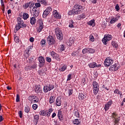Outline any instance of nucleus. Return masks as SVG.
<instances>
[{"label": "nucleus", "instance_id": "72a5a7b5", "mask_svg": "<svg viewBox=\"0 0 125 125\" xmlns=\"http://www.w3.org/2000/svg\"><path fill=\"white\" fill-rule=\"evenodd\" d=\"M36 98V96L34 95H32L31 96H29L28 97V100H29V101H30V102L32 103V102L33 101V99L34 98Z\"/></svg>", "mask_w": 125, "mask_h": 125}, {"label": "nucleus", "instance_id": "c85d7f7f", "mask_svg": "<svg viewBox=\"0 0 125 125\" xmlns=\"http://www.w3.org/2000/svg\"><path fill=\"white\" fill-rule=\"evenodd\" d=\"M65 70H67V65H65L63 64L61 66L60 71H61V72H64Z\"/></svg>", "mask_w": 125, "mask_h": 125}, {"label": "nucleus", "instance_id": "2f4dec72", "mask_svg": "<svg viewBox=\"0 0 125 125\" xmlns=\"http://www.w3.org/2000/svg\"><path fill=\"white\" fill-rule=\"evenodd\" d=\"M73 92H73V89L72 88L68 89L67 90V93L68 94V96H71V95L73 94Z\"/></svg>", "mask_w": 125, "mask_h": 125}, {"label": "nucleus", "instance_id": "0e129e2a", "mask_svg": "<svg viewBox=\"0 0 125 125\" xmlns=\"http://www.w3.org/2000/svg\"><path fill=\"white\" fill-rule=\"evenodd\" d=\"M15 42H19V38L18 37H16L15 38Z\"/></svg>", "mask_w": 125, "mask_h": 125}, {"label": "nucleus", "instance_id": "9b49d317", "mask_svg": "<svg viewBox=\"0 0 125 125\" xmlns=\"http://www.w3.org/2000/svg\"><path fill=\"white\" fill-rule=\"evenodd\" d=\"M113 104V101L111 100L110 101L108 102L104 105L105 111H108L110 109L111 105Z\"/></svg>", "mask_w": 125, "mask_h": 125}, {"label": "nucleus", "instance_id": "7c9ffc66", "mask_svg": "<svg viewBox=\"0 0 125 125\" xmlns=\"http://www.w3.org/2000/svg\"><path fill=\"white\" fill-rule=\"evenodd\" d=\"M24 20H27L29 18V14L24 13L22 15Z\"/></svg>", "mask_w": 125, "mask_h": 125}, {"label": "nucleus", "instance_id": "9d476101", "mask_svg": "<svg viewBox=\"0 0 125 125\" xmlns=\"http://www.w3.org/2000/svg\"><path fill=\"white\" fill-rule=\"evenodd\" d=\"M38 60L39 62V67H40V68H42V67H43L45 63V60H44V58H43V57L42 56H41L38 58Z\"/></svg>", "mask_w": 125, "mask_h": 125}, {"label": "nucleus", "instance_id": "79ce46f5", "mask_svg": "<svg viewBox=\"0 0 125 125\" xmlns=\"http://www.w3.org/2000/svg\"><path fill=\"white\" fill-rule=\"evenodd\" d=\"M68 15H73L74 14H76V13H75V12L74 11V9H73L72 10H70L68 12Z\"/></svg>", "mask_w": 125, "mask_h": 125}, {"label": "nucleus", "instance_id": "680f3d73", "mask_svg": "<svg viewBox=\"0 0 125 125\" xmlns=\"http://www.w3.org/2000/svg\"><path fill=\"white\" fill-rule=\"evenodd\" d=\"M35 7H36V8H38V7H41V3H35Z\"/></svg>", "mask_w": 125, "mask_h": 125}, {"label": "nucleus", "instance_id": "4468645a", "mask_svg": "<svg viewBox=\"0 0 125 125\" xmlns=\"http://www.w3.org/2000/svg\"><path fill=\"white\" fill-rule=\"evenodd\" d=\"M32 11L35 17H38L39 15H40V11L37 10V7H34L32 9Z\"/></svg>", "mask_w": 125, "mask_h": 125}, {"label": "nucleus", "instance_id": "6e6552de", "mask_svg": "<svg viewBox=\"0 0 125 125\" xmlns=\"http://www.w3.org/2000/svg\"><path fill=\"white\" fill-rule=\"evenodd\" d=\"M117 116H118V115L116 114V113H113L112 114V119H113V121L114 122V125H117V124H119V122H120V117L117 118Z\"/></svg>", "mask_w": 125, "mask_h": 125}, {"label": "nucleus", "instance_id": "7ed1b4c3", "mask_svg": "<svg viewBox=\"0 0 125 125\" xmlns=\"http://www.w3.org/2000/svg\"><path fill=\"white\" fill-rule=\"evenodd\" d=\"M75 14H81L83 10V6L80 5H75L73 8Z\"/></svg>", "mask_w": 125, "mask_h": 125}, {"label": "nucleus", "instance_id": "c03bdc74", "mask_svg": "<svg viewBox=\"0 0 125 125\" xmlns=\"http://www.w3.org/2000/svg\"><path fill=\"white\" fill-rule=\"evenodd\" d=\"M55 59H56V60H58V61H59L60 60V57H59V55L58 54H56L55 56V57H54Z\"/></svg>", "mask_w": 125, "mask_h": 125}, {"label": "nucleus", "instance_id": "5fc2aeb1", "mask_svg": "<svg viewBox=\"0 0 125 125\" xmlns=\"http://www.w3.org/2000/svg\"><path fill=\"white\" fill-rule=\"evenodd\" d=\"M1 4V8L3 9H4L5 6H4V3L3 2V0H0Z\"/></svg>", "mask_w": 125, "mask_h": 125}, {"label": "nucleus", "instance_id": "69168bd1", "mask_svg": "<svg viewBox=\"0 0 125 125\" xmlns=\"http://www.w3.org/2000/svg\"><path fill=\"white\" fill-rule=\"evenodd\" d=\"M90 1H91L92 3L95 4L96 2H97V0H90Z\"/></svg>", "mask_w": 125, "mask_h": 125}, {"label": "nucleus", "instance_id": "a19ab883", "mask_svg": "<svg viewBox=\"0 0 125 125\" xmlns=\"http://www.w3.org/2000/svg\"><path fill=\"white\" fill-rule=\"evenodd\" d=\"M24 111L25 113H29V112H30V107L28 106H25L24 108Z\"/></svg>", "mask_w": 125, "mask_h": 125}, {"label": "nucleus", "instance_id": "20e7f679", "mask_svg": "<svg viewBox=\"0 0 125 125\" xmlns=\"http://www.w3.org/2000/svg\"><path fill=\"white\" fill-rule=\"evenodd\" d=\"M52 12V8L51 7H48L43 12V18H46L48 15H50Z\"/></svg>", "mask_w": 125, "mask_h": 125}, {"label": "nucleus", "instance_id": "4be33fe9", "mask_svg": "<svg viewBox=\"0 0 125 125\" xmlns=\"http://www.w3.org/2000/svg\"><path fill=\"white\" fill-rule=\"evenodd\" d=\"M20 22H19L16 25V27L15 28L14 32L17 33V31H19L20 29H21V24H20Z\"/></svg>", "mask_w": 125, "mask_h": 125}, {"label": "nucleus", "instance_id": "de8ad7c7", "mask_svg": "<svg viewBox=\"0 0 125 125\" xmlns=\"http://www.w3.org/2000/svg\"><path fill=\"white\" fill-rule=\"evenodd\" d=\"M21 28H26L27 24L24 23V22H22L21 23Z\"/></svg>", "mask_w": 125, "mask_h": 125}, {"label": "nucleus", "instance_id": "a878e982", "mask_svg": "<svg viewBox=\"0 0 125 125\" xmlns=\"http://www.w3.org/2000/svg\"><path fill=\"white\" fill-rule=\"evenodd\" d=\"M95 21L94 20H91L87 22L88 25H90V26H92L94 27L95 26Z\"/></svg>", "mask_w": 125, "mask_h": 125}, {"label": "nucleus", "instance_id": "49530a36", "mask_svg": "<svg viewBox=\"0 0 125 125\" xmlns=\"http://www.w3.org/2000/svg\"><path fill=\"white\" fill-rule=\"evenodd\" d=\"M90 42H94V37L92 35L89 36Z\"/></svg>", "mask_w": 125, "mask_h": 125}, {"label": "nucleus", "instance_id": "338daca9", "mask_svg": "<svg viewBox=\"0 0 125 125\" xmlns=\"http://www.w3.org/2000/svg\"><path fill=\"white\" fill-rule=\"evenodd\" d=\"M92 36H93L94 38H96V39H97V37H98V35L96 33H93Z\"/></svg>", "mask_w": 125, "mask_h": 125}, {"label": "nucleus", "instance_id": "bf43d9fd", "mask_svg": "<svg viewBox=\"0 0 125 125\" xmlns=\"http://www.w3.org/2000/svg\"><path fill=\"white\" fill-rule=\"evenodd\" d=\"M115 9L116 10V11H119L120 10V6H119V4H116L115 6Z\"/></svg>", "mask_w": 125, "mask_h": 125}, {"label": "nucleus", "instance_id": "8fccbe9b", "mask_svg": "<svg viewBox=\"0 0 125 125\" xmlns=\"http://www.w3.org/2000/svg\"><path fill=\"white\" fill-rule=\"evenodd\" d=\"M32 48H33V46H29L28 48H27V52H26L27 54H28V53H29V51H31V50H32Z\"/></svg>", "mask_w": 125, "mask_h": 125}, {"label": "nucleus", "instance_id": "ea45409f", "mask_svg": "<svg viewBox=\"0 0 125 125\" xmlns=\"http://www.w3.org/2000/svg\"><path fill=\"white\" fill-rule=\"evenodd\" d=\"M88 52V48H86L84 49H83L82 50V53L83 54H85L86 53H87Z\"/></svg>", "mask_w": 125, "mask_h": 125}, {"label": "nucleus", "instance_id": "13d9d810", "mask_svg": "<svg viewBox=\"0 0 125 125\" xmlns=\"http://www.w3.org/2000/svg\"><path fill=\"white\" fill-rule=\"evenodd\" d=\"M56 53H55V52H54V51H52L51 52V56H52V57H53V58H54V57H55V56L56 55Z\"/></svg>", "mask_w": 125, "mask_h": 125}, {"label": "nucleus", "instance_id": "6ab92c4d", "mask_svg": "<svg viewBox=\"0 0 125 125\" xmlns=\"http://www.w3.org/2000/svg\"><path fill=\"white\" fill-rule=\"evenodd\" d=\"M35 91L36 93H40L42 91V88L40 85H36L35 87Z\"/></svg>", "mask_w": 125, "mask_h": 125}, {"label": "nucleus", "instance_id": "aec40b11", "mask_svg": "<svg viewBox=\"0 0 125 125\" xmlns=\"http://www.w3.org/2000/svg\"><path fill=\"white\" fill-rule=\"evenodd\" d=\"M33 5H34L33 3H32L31 2H29L25 3L23 6L24 8H25V9H27L28 7H30V8L31 7H33Z\"/></svg>", "mask_w": 125, "mask_h": 125}, {"label": "nucleus", "instance_id": "e433bc0d", "mask_svg": "<svg viewBox=\"0 0 125 125\" xmlns=\"http://www.w3.org/2000/svg\"><path fill=\"white\" fill-rule=\"evenodd\" d=\"M30 69H37V63L36 62H33V64L31 65Z\"/></svg>", "mask_w": 125, "mask_h": 125}, {"label": "nucleus", "instance_id": "f03ea898", "mask_svg": "<svg viewBox=\"0 0 125 125\" xmlns=\"http://www.w3.org/2000/svg\"><path fill=\"white\" fill-rule=\"evenodd\" d=\"M92 85L93 86V93L95 95H96L98 92L99 91V85L98 83L96 82V81H94L92 83Z\"/></svg>", "mask_w": 125, "mask_h": 125}, {"label": "nucleus", "instance_id": "393cba45", "mask_svg": "<svg viewBox=\"0 0 125 125\" xmlns=\"http://www.w3.org/2000/svg\"><path fill=\"white\" fill-rule=\"evenodd\" d=\"M36 21L37 20H36V18H35V17H33L30 18V24H31V25H35Z\"/></svg>", "mask_w": 125, "mask_h": 125}, {"label": "nucleus", "instance_id": "1a4fd4ad", "mask_svg": "<svg viewBox=\"0 0 125 125\" xmlns=\"http://www.w3.org/2000/svg\"><path fill=\"white\" fill-rule=\"evenodd\" d=\"M113 63H114L113 60L110 59L109 58H107L105 60L104 64L105 67H108L109 66H111Z\"/></svg>", "mask_w": 125, "mask_h": 125}, {"label": "nucleus", "instance_id": "39448f33", "mask_svg": "<svg viewBox=\"0 0 125 125\" xmlns=\"http://www.w3.org/2000/svg\"><path fill=\"white\" fill-rule=\"evenodd\" d=\"M55 33L57 38L59 41H62L63 40V34L59 28H56Z\"/></svg>", "mask_w": 125, "mask_h": 125}, {"label": "nucleus", "instance_id": "b1692460", "mask_svg": "<svg viewBox=\"0 0 125 125\" xmlns=\"http://www.w3.org/2000/svg\"><path fill=\"white\" fill-rule=\"evenodd\" d=\"M119 18H120V17L119 16H116L115 18H113L110 21V24H114L115 22H116V21L119 20Z\"/></svg>", "mask_w": 125, "mask_h": 125}, {"label": "nucleus", "instance_id": "c756f323", "mask_svg": "<svg viewBox=\"0 0 125 125\" xmlns=\"http://www.w3.org/2000/svg\"><path fill=\"white\" fill-rule=\"evenodd\" d=\"M41 44L42 46H45L46 45V41L45 39H42L41 42Z\"/></svg>", "mask_w": 125, "mask_h": 125}, {"label": "nucleus", "instance_id": "423d86ee", "mask_svg": "<svg viewBox=\"0 0 125 125\" xmlns=\"http://www.w3.org/2000/svg\"><path fill=\"white\" fill-rule=\"evenodd\" d=\"M112 40V35H104V38L102 39V42L104 44H107L108 43V42L109 41H111Z\"/></svg>", "mask_w": 125, "mask_h": 125}, {"label": "nucleus", "instance_id": "3c124183", "mask_svg": "<svg viewBox=\"0 0 125 125\" xmlns=\"http://www.w3.org/2000/svg\"><path fill=\"white\" fill-rule=\"evenodd\" d=\"M45 60L47 61V62H48V63H50V62H51V58L50 57H47L45 59Z\"/></svg>", "mask_w": 125, "mask_h": 125}, {"label": "nucleus", "instance_id": "e2e57ef3", "mask_svg": "<svg viewBox=\"0 0 125 125\" xmlns=\"http://www.w3.org/2000/svg\"><path fill=\"white\" fill-rule=\"evenodd\" d=\"M61 51H63V50H65V47L63 45H61Z\"/></svg>", "mask_w": 125, "mask_h": 125}, {"label": "nucleus", "instance_id": "cd10ccee", "mask_svg": "<svg viewBox=\"0 0 125 125\" xmlns=\"http://www.w3.org/2000/svg\"><path fill=\"white\" fill-rule=\"evenodd\" d=\"M50 104H52L55 101V97L54 96H51L49 100Z\"/></svg>", "mask_w": 125, "mask_h": 125}, {"label": "nucleus", "instance_id": "f8f14e48", "mask_svg": "<svg viewBox=\"0 0 125 125\" xmlns=\"http://www.w3.org/2000/svg\"><path fill=\"white\" fill-rule=\"evenodd\" d=\"M119 69V64L117 63H115L114 65H111L109 67V71H114L115 72V71H117V70Z\"/></svg>", "mask_w": 125, "mask_h": 125}, {"label": "nucleus", "instance_id": "f3484780", "mask_svg": "<svg viewBox=\"0 0 125 125\" xmlns=\"http://www.w3.org/2000/svg\"><path fill=\"white\" fill-rule=\"evenodd\" d=\"M62 104V101L61 100V98L60 97H58L56 100V104L57 106H61Z\"/></svg>", "mask_w": 125, "mask_h": 125}, {"label": "nucleus", "instance_id": "864d4df0", "mask_svg": "<svg viewBox=\"0 0 125 125\" xmlns=\"http://www.w3.org/2000/svg\"><path fill=\"white\" fill-rule=\"evenodd\" d=\"M32 108L33 110H37V109L38 108V105L37 104H33Z\"/></svg>", "mask_w": 125, "mask_h": 125}, {"label": "nucleus", "instance_id": "2eb2a0df", "mask_svg": "<svg viewBox=\"0 0 125 125\" xmlns=\"http://www.w3.org/2000/svg\"><path fill=\"white\" fill-rule=\"evenodd\" d=\"M58 117L60 120V122H63L64 118L63 117V114H62V111L59 110L58 112Z\"/></svg>", "mask_w": 125, "mask_h": 125}, {"label": "nucleus", "instance_id": "58836bf2", "mask_svg": "<svg viewBox=\"0 0 125 125\" xmlns=\"http://www.w3.org/2000/svg\"><path fill=\"white\" fill-rule=\"evenodd\" d=\"M88 51L89 53H94L95 52V49L91 48H88Z\"/></svg>", "mask_w": 125, "mask_h": 125}, {"label": "nucleus", "instance_id": "4c0bfd02", "mask_svg": "<svg viewBox=\"0 0 125 125\" xmlns=\"http://www.w3.org/2000/svg\"><path fill=\"white\" fill-rule=\"evenodd\" d=\"M73 24H74V21H73V20L69 21V28H74V25Z\"/></svg>", "mask_w": 125, "mask_h": 125}, {"label": "nucleus", "instance_id": "603ef678", "mask_svg": "<svg viewBox=\"0 0 125 125\" xmlns=\"http://www.w3.org/2000/svg\"><path fill=\"white\" fill-rule=\"evenodd\" d=\"M76 55H78V51H74L73 52V53H72V56H76Z\"/></svg>", "mask_w": 125, "mask_h": 125}, {"label": "nucleus", "instance_id": "473e14b6", "mask_svg": "<svg viewBox=\"0 0 125 125\" xmlns=\"http://www.w3.org/2000/svg\"><path fill=\"white\" fill-rule=\"evenodd\" d=\"M111 44L112 46L115 48H118V44L117 43V42L115 41H112L111 42Z\"/></svg>", "mask_w": 125, "mask_h": 125}, {"label": "nucleus", "instance_id": "09e8293b", "mask_svg": "<svg viewBox=\"0 0 125 125\" xmlns=\"http://www.w3.org/2000/svg\"><path fill=\"white\" fill-rule=\"evenodd\" d=\"M16 101V102H20V97L19 96V94L17 95Z\"/></svg>", "mask_w": 125, "mask_h": 125}, {"label": "nucleus", "instance_id": "a211bd4d", "mask_svg": "<svg viewBox=\"0 0 125 125\" xmlns=\"http://www.w3.org/2000/svg\"><path fill=\"white\" fill-rule=\"evenodd\" d=\"M53 14L55 18H57V19H60V18H61V16H59L58 12L56 10H55L53 12Z\"/></svg>", "mask_w": 125, "mask_h": 125}, {"label": "nucleus", "instance_id": "dca6fc26", "mask_svg": "<svg viewBox=\"0 0 125 125\" xmlns=\"http://www.w3.org/2000/svg\"><path fill=\"white\" fill-rule=\"evenodd\" d=\"M39 28L38 29V33H41L42 31V29H43V22H42V21H39Z\"/></svg>", "mask_w": 125, "mask_h": 125}, {"label": "nucleus", "instance_id": "f257e3e1", "mask_svg": "<svg viewBox=\"0 0 125 125\" xmlns=\"http://www.w3.org/2000/svg\"><path fill=\"white\" fill-rule=\"evenodd\" d=\"M46 42L49 46H51V45H54V44L56 42L55 39H54V38H53V36H49L47 38Z\"/></svg>", "mask_w": 125, "mask_h": 125}, {"label": "nucleus", "instance_id": "37998d69", "mask_svg": "<svg viewBox=\"0 0 125 125\" xmlns=\"http://www.w3.org/2000/svg\"><path fill=\"white\" fill-rule=\"evenodd\" d=\"M46 112L44 110H42V111H41L40 112V115H41V116H45L46 115Z\"/></svg>", "mask_w": 125, "mask_h": 125}, {"label": "nucleus", "instance_id": "4d7b16f0", "mask_svg": "<svg viewBox=\"0 0 125 125\" xmlns=\"http://www.w3.org/2000/svg\"><path fill=\"white\" fill-rule=\"evenodd\" d=\"M19 116L20 118H22L23 116V113L22 112V111H19Z\"/></svg>", "mask_w": 125, "mask_h": 125}, {"label": "nucleus", "instance_id": "bb28decb", "mask_svg": "<svg viewBox=\"0 0 125 125\" xmlns=\"http://www.w3.org/2000/svg\"><path fill=\"white\" fill-rule=\"evenodd\" d=\"M34 119L36 124H38V123H39V120H40V116L39 115H35L34 117Z\"/></svg>", "mask_w": 125, "mask_h": 125}, {"label": "nucleus", "instance_id": "c9c22d12", "mask_svg": "<svg viewBox=\"0 0 125 125\" xmlns=\"http://www.w3.org/2000/svg\"><path fill=\"white\" fill-rule=\"evenodd\" d=\"M74 125H79L81 124V122L79 121V119H75L73 121Z\"/></svg>", "mask_w": 125, "mask_h": 125}, {"label": "nucleus", "instance_id": "5701e85b", "mask_svg": "<svg viewBox=\"0 0 125 125\" xmlns=\"http://www.w3.org/2000/svg\"><path fill=\"white\" fill-rule=\"evenodd\" d=\"M85 97V96L83 93L82 92H80L79 95H78V98L79 100H83L84 99V98Z\"/></svg>", "mask_w": 125, "mask_h": 125}, {"label": "nucleus", "instance_id": "774afa93", "mask_svg": "<svg viewBox=\"0 0 125 125\" xmlns=\"http://www.w3.org/2000/svg\"><path fill=\"white\" fill-rule=\"evenodd\" d=\"M80 17H81V18H82L83 19L85 18V15H84V14H82L81 15Z\"/></svg>", "mask_w": 125, "mask_h": 125}, {"label": "nucleus", "instance_id": "a18cd8bd", "mask_svg": "<svg viewBox=\"0 0 125 125\" xmlns=\"http://www.w3.org/2000/svg\"><path fill=\"white\" fill-rule=\"evenodd\" d=\"M74 114L75 116L77 117V118H80V113L79 112V111H75Z\"/></svg>", "mask_w": 125, "mask_h": 125}, {"label": "nucleus", "instance_id": "052dcab7", "mask_svg": "<svg viewBox=\"0 0 125 125\" xmlns=\"http://www.w3.org/2000/svg\"><path fill=\"white\" fill-rule=\"evenodd\" d=\"M71 78H72V74H69L67 76V81H71Z\"/></svg>", "mask_w": 125, "mask_h": 125}, {"label": "nucleus", "instance_id": "f704fd0d", "mask_svg": "<svg viewBox=\"0 0 125 125\" xmlns=\"http://www.w3.org/2000/svg\"><path fill=\"white\" fill-rule=\"evenodd\" d=\"M38 102H39V98H38V97L36 96L31 102V103H38Z\"/></svg>", "mask_w": 125, "mask_h": 125}, {"label": "nucleus", "instance_id": "ddd939ff", "mask_svg": "<svg viewBox=\"0 0 125 125\" xmlns=\"http://www.w3.org/2000/svg\"><path fill=\"white\" fill-rule=\"evenodd\" d=\"M88 65L90 68H92L101 67V64H97V63L94 62L90 63L88 64Z\"/></svg>", "mask_w": 125, "mask_h": 125}, {"label": "nucleus", "instance_id": "412c9836", "mask_svg": "<svg viewBox=\"0 0 125 125\" xmlns=\"http://www.w3.org/2000/svg\"><path fill=\"white\" fill-rule=\"evenodd\" d=\"M37 1H38V2H40L42 3V4H43V5H44L45 6L48 5V3L46 0H37Z\"/></svg>", "mask_w": 125, "mask_h": 125}, {"label": "nucleus", "instance_id": "6e6d98bb", "mask_svg": "<svg viewBox=\"0 0 125 125\" xmlns=\"http://www.w3.org/2000/svg\"><path fill=\"white\" fill-rule=\"evenodd\" d=\"M69 42H70V43H71V44H74V39H73V38H70V39H69Z\"/></svg>", "mask_w": 125, "mask_h": 125}, {"label": "nucleus", "instance_id": "0eeeda50", "mask_svg": "<svg viewBox=\"0 0 125 125\" xmlns=\"http://www.w3.org/2000/svg\"><path fill=\"white\" fill-rule=\"evenodd\" d=\"M54 88V85L47 84L45 86L43 87V91L44 92H48V91H50V90H52Z\"/></svg>", "mask_w": 125, "mask_h": 125}]
</instances>
